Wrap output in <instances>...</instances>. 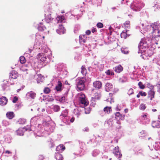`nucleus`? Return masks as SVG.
<instances>
[{"instance_id":"61","label":"nucleus","mask_w":160,"mask_h":160,"mask_svg":"<svg viewBox=\"0 0 160 160\" xmlns=\"http://www.w3.org/2000/svg\"><path fill=\"white\" fill-rule=\"evenodd\" d=\"M128 109H125L124 110V111L125 113H127L128 112Z\"/></svg>"},{"instance_id":"46","label":"nucleus","mask_w":160,"mask_h":160,"mask_svg":"<svg viewBox=\"0 0 160 160\" xmlns=\"http://www.w3.org/2000/svg\"><path fill=\"white\" fill-rule=\"evenodd\" d=\"M156 86L158 88V91L160 93V82H158L157 83Z\"/></svg>"},{"instance_id":"44","label":"nucleus","mask_w":160,"mask_h":160,"mask_svg":"<svg viewBox=\"0 0 160 160\" xmlns=\"http://www.w3.org/2000/svg\"><path fill=\"white\" fill-rule=\"evenodd\" d=\"M119 151V147H115L114 149L113 153L114 154L118 152Z\"/></svg>"},{"instance_id":"36","label":"nucleus","mask_w":160,"mask_h":160,"mask_svg":"<svg viewBox=\"0 0 160 160\" xmlns=\"http://www.w3.org/2000/svg\"><path fill=\"white\" fill-rule=\"evenodd\" d=\"M114 154L118 158H120L122 156V155L121 153L120 152H119V151L118 152H117L116 153Z\"/></svg>"},{"instance_id":"37","label":"nucleus","mask_w":160,"mask_h":160,"mask_svg":"<svg viewBox=\"0 0 160 160\" xmlns=\"http://www.w3.org/2000/svg\"><path fill=\"white\" fill-rule=\"evenodd\" d=\"M139 94L142 96H146L147 95V93L142 91L139 92Z\"/></svg>"},{"instance_id":"1","label":"nucleus","mask_w":160,"mask_h":160,"mask_svg":"<svg viewBox=\"0 0 160 160\" xmlns=\"http://www.w3.org/2000/svg\"><path fill=\"white\" fill-rule=\"evenodd\" d=\"M144 6V4L141 1L135 0L131 4V8L135 11H138Z\"/></svg>"},{"instance_id":"18","label":"nucleus","mask_w":160,"mask_h":160,"mask_svg":"<svg viewBox=\"0 0 160 160\" xmlns=\"http://www.w3.org/2000/svg\"><path fill=\"white\" fill-rule=\"evenodd\" d=\"M6 116L8 119H11L15 117V114L13 112H8L6 113Z\"/></svg>"},{"instance_id":"29","label":"nucleus","mask_w":160,"mask_h":160,"mask_svg":"<svg viewBox=\"0 0 160 160\" xmlns=\"http://www.w3.org/2000/svg\"><path fill=\"white\" fill-rule=\"evenodd\" d=\"M53 110L55 112H58L60 109L59 106L58 105H55L53 107Z\"/></svg>"},{"instance_id":"62","label":"nucleus","mask_w":160,"mask_h":160,"mask_svg":"<svg viewBox=\"0 0 160 160\" xmlns=\"http://www.w3.org/2000/svg\"><path fill=\"white\" fill-rule=\"evenodd\" d=\"M65 83L66 84H67V85H70L68 83V81H65Z\"/></svg>"},{"instance_id":"47","label":"nucleus","mask_w":160,"mask_h":160,"mask_svg":"<svg viewBox=\"0 0 160 160\" xmlns=\"http://www.w3.org/2000/svg\"><path fill=\"white\" fill-rule=\"evenodd\" d=\"M45 158L42 155H40L39 156V160H44Z\"/></svg>"},{"instance_id":"4","label":"nucleus","mask_w":160,"mask_h":160,"mask_svg":"<svg viewBox=\"0 0 160 160\" xmlns=\"http://www.w3.org/2000/svg\"><path fill=\"white\" fill-rule=\"evenodd\" d=\"M86 81V79L85 77L79 78L77 79L76 85L78 91H82L84 89Z\"/></svg>"},{"instance_id":"41","label":"nucleus","mask_w":160,"mask_h":160,"mask_svg":"<svg viewBox=\"0 0 160 160\" xmlns=\"http://www.w3.org/2000/svg\"><path fill=\"white\" fill-rule=\"evenodd\" d=\"M97 26L99 28H102L103 27V24L101 22H98L97 24Z\"/></svg>"},{"instance_id":"63","label":"nucleus","mask_w":160,"mask_h":160,"mask_svg":"<svg viewBox=\"0 0 160 160\" xmlns=\"http://www.w3.org/2000/svg\"><path fill=\"white\" fill-rule=\"evenodd\" d=\"M2 87H3V89L4 90H5L6 88V85H4L3 86H2Z\"/></svg>"},{"instance_id":"11","label":"nucleus","mask_w":160,"mask_h":160,"mask_svg":"<svg viewBox=\"0 0 160 160\" xmlns=\"http://www.w3.org/2000/svg\"><path fill=\"white\" fill-rule=\"evenodd\" d=\"M123 67L120 65L116 66L113 68V69L115 72L118 73H119L123 70Z\"/></svg>"},{"instance_id":"8","label":"nucleus","mask_w":160,"mask_h":160,"mask_svg":"<svg viewBox=\"0 0 160 160\" xmlns=\"http://www.w3.org/2000/svg\"><path fill=\"white\" fill-rule=\"evenodd\" d=\"M93 87L97 89H100L102 86V83L99 81H95L93 82Z\"/></svg>"},{"instance_id":"49","label":"nucleus","mask_w":160,"mask_h":160,"mask_svg":"<svg viewBox=\"0 0 160 160\" xmlns=\"http://www.w3.org/2000/svg\"><path fill=\"white\" fill-rule=\"evenodd\" d=\"M85 33L87 35H89L91 33V32L90 30H88L86 31L85 32Z\"/></svg>"},{"instance_id":"7","label":"nucleus","mask_w":160,"mask_h":160,"mask_svg":"<svg viewBox=\"0 0 160 160\" xmlns=\"http://www.w3.org/2000/svg\"><path fill=\"white\" fill-rule=\"evenodd\" d=\"M66 30L62 25H59L58 28L57 30V32L59 34H63L65 32Z\"/></svg>"},{"instance_id":"31","label":"nucleus","mask_w":160,"mask_h":160,"mask_svg":"<svg viewBox=\"0 0 160 160\" xmlns=\"http://www.w3.org/2000/svg\"><path fill=\"white\" fill-rule=\"evenodd\" d=\"M51 92V89L48 87H45L43 90V92L45 94H48Z\"/></svg>"},{"instance_id":"6","label":"nucleus","mask_w":160,"mask_h":160,"mask_svg":"<svg viewBox=\"0 0 160 160\" xmlns=\"http://www.w3.org/2000/svg\"><path fill=\"white\" fill-rule=\"evenodd\" d=\"M146 49V50H143L142 53H140L141 54L140 57H142L143 59H145L147 56L150 57L152 54V53L150 52L151 51L148 48Z\"/></svg>"},{"instance_id":"5","label":"nucleus","mask_w":160,"mask_h":160,"mask_svg":"<svg viewBox=\"0 0 160 160\" xmlns=\"http://www.w3.org/2000/svg\"><path fill=\"white\" fill-rule=\"evenodd\" d=\"M78 96L79 98V100L80 103L83 104L84 106H87L88 104V101L86 100L84 94L80 92L78 94Z\"/></svg>"},{"instance_id":"20","label":"nucleus","mask_w":160,"mask_h":160,"mask_svg":"<svg viewBox=\"0 0 160 160\" xmlns=\"http://www.w3.org/2000/svg\"><path fill=\"white\" fill-rule=\"evenodd\" d=\"M65 149V147L64 145L62 144L59 145L56 148V151H63Z\"/></svg>"},{"instance_id":"38","label":"nucleus","mask_w":160,"mask_h":160,"mask_svg":"<svg viewBox=\"0 0 160 160\" xmlns=\"http://www.w3.org/2000/svg\"><path fill=\"white\" fill-rule=\"evenodd\" d=\"M33 50V48H28V50H27V51L25 52L26 53L29 54L31 53Z\"/></svg>"},{"instance_id":"2","label":"nucleus","mask_w":160,"mask_h":160,"mask_svg":"<svg viewBox=\"0 0 160 160\" xmlns=\"http://www.w3.org/2000/svg\"><path fill=\"white\" fill-rule=\"evenodd\" d=\"M160 28V23L158 22H154L150 26L148 25V28L152 29V33H155L154 35L159 37L160 36V30L158 29Z\"/></svg>"},{"instance_id":"57","label":"nucleus","mask_w":160,"mask_h":160,"mask_svg":"<svg viewBox=\"0 0 160 160\" xmlns=\"http://www.w3.org/2000/svg\"><path fill=\"white\" fill-rule=\"evenodd\" d=\"M5 153H8V154H11L12 152L8 150H6L5 152Z\"/></svg>"},{"instance_id":"14","label":"nucleus","mask_w":160,"mask_h":160,"mask_svg":"<svg viewBox=\"0 0 160 160\" xmlns=\"http://www.w3.org/2000/svg\"><path fill=\"white\" fill-rule=\"evenodd\" d=\"M87 40V37L85 35H80L79 36V41L80 42L85 43Z\"/></svg>"},{"instance_id":"54","label":"nucleus","mask_w":160,"mask_h":160,"mask_svg":"<svg viewBox=\"0 0 160 160\" xmlns=\"http://www.w3.org/2000/svg\"><path fill=\"white\" fill-rule=\"evenodd\" d=\"M46 58L45 57H42L41 58V59H40V61H41L42 62L46 60Z\"/></svg>"},{"instance_id":"26","label":"nucleus","mask_w":160,"mask_h":160,"mask_svg":"<svg viewBox=\"0 0 160 160\" xmlns=\"http://www.w3.org/2000/svg\"><path fill=\"white\" fill-rule=\"evenodd\" d=\"M121 51L122 53L125 54H128L129 52V50L127 48H121Z\"/></svg>"},{"instance_id":"27","label":"nucleus","mask_w":160,"mask_h":160,"mask_svg":"<svg viewBox=\"0 0 160 160\" xmlns=\"http://www.w3.org/2000/svg\"><path fill=\"white\" fill-rule=\"evenodd\" d=\"M45 18L47 21H51L52 20L53 18L51 16V14H49L48 15L45 14Z\"/></svg>"},{"instance_id":"3","label":"nucleus","mask_w":160,"mask_h":160,"mask_svg":"<svg viewBox=\"0 0 160 160\" xmlns=\"http://www.w3.org/2000/svg\"><path fill=\"white\" fill-rule=\"evenodd\" d=\"M148 41L149 40L147 39H142L140 42L138 46V53H142V50L145 49H148V47L151 45L150 43L148 42Z\"/></svg>"},{"instance_id":"60","label":"nucleus","mask_w":160,"mask_h":160,"mask_svg":"<svg viewBox=\"0 0 160 160\" xmlns=\"http://www.w3.org/2000/svg\"><path fill=\"white\" fill-rule=\"evenodd\" d=\"M133 93V89L131 88V95Z\"/></svg>"},{"instance_id":"28","label":"nucleus","mask_w":160,"mask_h":160,"mask_svg":"<svg viewBox=\"0 0 160 160\" xmlns=\"http://www.w3.org/2000/svg\"><path fill=\"white\" fill-rule=\"evenodd\" d=\"M20 61L21 63L24 64L26 62L25 58L24 56H21L19 58Z\"/></svg>"},{"instance_id":"48","label":"nucleus","mask_w":160,"mask_h":160,"mask_svg":"<svg viewBox=\"0 0 160 160\" xmlns=\"http://www.w3.org/2000/svg\"><path fill=\"white\" fill-rule=\"evenodd\" d=\"M134 151H135V150H134ZM137 151V150H136L135 151H136V153H137V154H138L139 153H141L142 152V149H139L138 151L137 152L136 151Z\"/></svg>"},{"instance_id":"56","label":"nucleus","mask_w":160,"mask_h":160,"mask_svg":"<svg viewBox=\"0 0 160 160\" xmlns=\"http://www.w3.org/2000/svg\"><path fill=\"white\" fill-rule=\"evenodd\" d=\"M106 73L108 75H110V71L109 70H108L106 72Z\"/></svg>"},{"instance_id":"25","label":"nucleus","mask_w":160,"mask_h":160,"mask_svg":"<svg viewBox=\"0 0 160 160\" xmlns=\"http://www.w3.org/2000/svg\"><path fill=\"white\" fill-rule=\"evenodd\" d=\"M81 72L83 75H86L87 73V70L84 65L82 66L81 67Z\"/></svg>"},{"instance_id":"51","label":"nucleus","mask_w":160,"mask_h":160,"mask_svg":"<svg viewBox=\"0 0 160 160\" xmlns=\"http://www.w3.org/2000/svg\"><path fill=\"white\" fill-rule=\"evenodd\" d=\"M97 31V29L96 28H93L92 29V33H94L95 32H96Z\"/></svg>"},{"instance_id":"16","label":"nucleus","mask_w":160,"mask_h":160,"mask_svg":"<svg viewBox=\"0 0 160 160\" xmlns=\"http://www.w3.org/2000/svg\"><path fill=\"white\" fill-rule=\"evenodd\" d=\"M62 84L61 82L58 81V84L55 87V89L58 92H61L62 90Z\"/></svg>"},{"instance_id":"50","label":"nucleus","mask_w":160,"mask_h":160,"mask_svg":"<svg viewBox=\"0 0 160 160\" xmlns=\"http://www.w3.org/2000/svg\"><path fill=\"white\" fill-rule=\"evenodd\" d=\"M146 132L145 131H142L141 132H140V134L141 135H143L142 136H141V137H143L144 136V134H145V133Z\"/></svg>"},{"instance_id":"23","label":"nucleus","mask_w":160,"mask_h":160,"mask_svg":"<svg viewBox=\"0 0 160 160\" xmlns=\"http://www.w3.org/2000/svg\"><path fill=\"white\" fill-rule=\"evenodd\" d=\"M103 111L106 113L109 114L112 111L111 107H106L103 109Z\"/></svg>"},{"instance_id":"34","label":"nucleus","mask_w":160,"mask_h":160,"mask_svg":"<svg viewBox=\"0 0 160 160\" xmlns=\"http://www.w3.org/2000/svg\"><path fill=\"white\" fill-rule=\"evenodd\" d=\"M107 123L110 127L112 126L113 124V120L112 119H109L108 120Z\"/></svg>"},{"instance_id":"40","label":"nucleus","mask_w":160,"mask_h":160,"mask_svg":"<svg viewBox=\"0 0 160 160\" xmlns=\"http://www.w3.org/2000/svg\"><path fill=\"white\" fill-rule=\"evenodd\" d=\"M146 108L145 105L144 104H141L140 106V108L141 110H144Z\"/></svg>"},{"instance_id":"13","label":"nucleus","mask_w":160,"mask_h":160,"mask_svg":"<svg viewBox=\"0 0 160 160\" xmlns=\"http://www.w3.org/2000/svg\"><path fill=\"white\" fill-rule=\"evenodd\" d=\"M155 92L153 91L149 90L148 92V98H150V100H152L154 98Z\"/></svg>"},{"instance_id":"39","label":"nucleus","mask_w":160,"mask_h":160,"mask_svg":"<svg viewBox=\"0 0 160 160\" xmlns=\"http://www.w3.org/2000/svg\"><path fill=\"white\" fill-rule=\"evenodd\" d=\"M85 112L86 114H89L90 112V109L89 108H87L85 109Z\"/></svg>"},{"instance_id":"9","label":"nucleus","mask_w":160,"mask_h":160,"mask_svg":"<svg viewBox=\"0 0 160 160\" xmlns=\"http://www.w3.org/2000/svg\"><path fill=\"white\" fill-rule=\"evenodd\" d=\"M147 114L146 113L144 115H142L140 117V120L142 121L143 123H148V122H149L148 119L147 118Z\"/></svg>"},{"instance_id":"12","label":"nucleus","mask_w":160,"mask_h":160,"mask_svg":"<svg viewBox=\"0 0 160 160\" xmlns=\"http://www.w3.org/2000/svg\"><path fill=\"white\" fill-rule=\"evenodd\" d=\"M8 101V99L5 97H2L0 98V104L2 105H6Z\"/></svg>"},{"instance_id":"42","label":"nucleus","mask_w":160,"mask_h":160,"mask_svg":"<svg viewBox=\"0 0 160 160\" xmlns=\"http://www.w3.org/2000/svg\"><path fill=\"white\" fill-rule=\"evenodd\" d=\"M18 99V98L17 96H15L13 97L12 99V102L13 103H15L17 101Z\"/></svg>"},{"instance_id":"32","label":"nucleus","mask_w":160,"mask_h":160,"mask_svg":"<svg viewBox=\"0 0 160 160\" xmlns=\"http://www.w3.org/2000/svg\"><path fill=\"white\" fill-rule=\"evenodd\" d=\"M18 122L20 124H24L25 123L26 120L23 118H20L19 119Z\"/></svg>"},{"instance_id":"30","label":"nucleus","mask_w":160,"mask_h":160,"mask_svg":"<svg viewBox=\"0 0 160 160\" xmlns=\"http://www.w3.org/2000/svg\"><path fill=\"white\" fill-rule=\"evenodd\" d=\"M38 29L39 31H42L46 29V28L42 25H39Z\"/></svg>"},{"instance_id":"24","label":"nucleus","mask_w":160,"mask_h":160,"mask_svg":"<svg viewBox=\"0 0 160 160\" xmlns=\"http://www.w3.org/2000/svg\"><path fill=\"white\" fill-rule=\"evenodd\" d=\"M28 94L29 95V96L33 99L35 98L36 95V93L32 91L28 92Z\"/></svg>"},{"instance_id":"15","label":"nucleus","mask_w":160,"mask_h":160,"mask_svg":"<svg viewBox=\"0 0 160 160\" xmlns=\"http://www.w3.org/2000/svg\"><path fill=\"white\" fill-rule=\"evenodd\" d=\"M152 126L153 128H160V121H153L152 124Z\"/></svg>"},{"instance_id":"58","label":"nucleus","mask_w":160,"mask_h":160,"mask_svg":"<svg viewBox=\"0 0 160 160\" xmlns=\"http://www.w3.org/2000/svg\"><path fill=\"white\" fill-rule=\"evenodd\" d=\"M74 118H72L70 120V121L72 122H74Z\"/></svg>"},{"instance_id":"53","label":"nucleus","mask_w":160,"mask_h":160,"mask_svg":"<svg viewBox=\"0 0 160 160\" xmlns=\"http://www.w3.org/2000/svg\"><path fill=\"white\" fill-rule=\"evenodd\" d=\"M42 55L41 53H38L37 55V58L38 59H39L41 57Z\"/></svg>"},{"instance_id":"10","label":"nucleus","mask_w":160,"mask_h":160,"mask_svg":"<svg viewBox=\"0 0 160 160\" xmlns=\"http://www.w3.org/2000/svg\"><path fill=\"white\" fill-rule=\"evenodd\" d=\"M18 77V74L17 72L15 70H12L11 71L10 77L13 79H16Z\"/></svg>"},{"instance_id":"21","label":"nucleus","mask_w":160,"mask_h":160,"mask_svg":"<svg viewBox=\"0 0 160 160\" xmlns=\"http://www.w3.org/2000/svg\"><path fill=\"white\" fill-rule=\"evenodd\" d=\"M101 97V92H97L94 94V97L93 98L94 99L99 100L100 99Z\"/></svg>"},{"instance_id":"19","label":"nucleus","mask_w":160,"mask_h":160,"mask_svg":"<svg viewBox=\"0 0 160 160\" xmlns=\"http://www.w3.org/2000/svg\"><path fill=\"white\" fill-rule=\"evenodd\" d=\"M26 130L24 128H19L16 131V132L18 135L20 136L23 135L25 131Z\"/></svg>"},{"instance_id":"52","label":"nucleus","mask_w":160,"mask_h":160,"mask_svg":"<svg viewBox=\"0 0 160 160\" xmlns=\"http://www.w3.org/2000/svg\"><path fill=\"white\" fill-rule=\"evenodd\" d=\"M65 100V97H62L59 99V101L62 102Z\"/></svg>"},{"instance_id":"17","label":"nucleus","mask_w":160,"mask_h":160,"mask_svg":"<svg viewBox=\"0 0 160 160\" xmlns=\"http://www.w3.org/2000/svg\"><path fill=\"white\" fill-rule=\"evenodd\" d=\"M105 88L106 91L108 92L112 89L113 86L111 83L107 82L105 85Z\"/></svg>"},{"instance_id":"22","label":"nucleus","mask_w":160,"mask_h":160,"mask_svg":"<svg viewBox=\"0 0 160 160\" xmlns=\"http://www.w3.org/2000/svg\"><path fill=\"white\" fill-rule=\"evenodd\" d=\"M55 157L57 160H63L62 155L59 153H56Z\"/></svg>"},{"instance_id":"35","label":"nucleus","mask_w":160,"mask_h":160,"mask_svg":"<svg viewBox=\"0 0 160 160\" xmlns=\"http://www.w3.org/2000/svg\"><path fill=\"white\" fill-rule=\"evenodd\" d=\"M68 115V112H67V111H66L65 112V113H62V114L60 115V117H61V118H63L66 117Z\"/></svg>"},{"instance_id":"43","label":"nucleus","mask_w":160,"mask_h":160,"mask_svg":"<svg viewBox=\"0 0 160 160\" xmlns=\"http://www.w3.org/2000/svg\"><path fill=\"white\" fill-rule=\"evenodd\" d=\"M147 87L150 89H153L154 88V87L150 83H148L147 84Z\"/></svg>"},{"instance_id":"55","label":"nucleus","mask_w":160,"mask_h":160,"mask_svg":"<svg viewBox=\"0 0 160 160\" xmlns=\"http://www.w3.org/2000/svg\"><path fill=\"white\" fill-rule=\"evenodd\" d=\"M83 130L84 131L88 132L89 130V129L88 128L86 127L84 128Z\"/></svg>"},{"instance_id":"33","label":"nucleus","mask_w":160,"mask_h":160,"mask_svg":"<svg viewBox=\"0 0 160 160\" xmlns=\"http://www.w3.org/2000/svg\"><path fill=\"white\" fill-rule=\"evenodd\" d=\"M138 85L139 88L141 89H143L145 88V86L142 84V82H138Z\"/></svg>"},{"instance_id":"59","label":"nucleus","mask_w":160,"mask_h":160,"mask_svg":"<svg viewBox=\"0 0 160 160\" xmlns=\"http://www.w3.org/2000/svg\"><path fill=\"white\" fill-rule=\"evenodd\" d=\"M80 112H78L76 113V115L77 116V117H78V116H79L80 115Z\"/></svg>"},{"instance_id":"45","label":"nucleus","mask_w":160,"mask_h":160,"mask_svg":"<svg viewBox=\"0 0 160 160\" xmlns=\"http://www.w3.org/2000/svg\"><path fill=\"white\" fill-rule=\"evenodd\" d=\"M115 116L116 117H119L120 118L122 117V115L120 114L119 112H117L115 113Z\"/></svg>"},{"instance_id":"64","label":"nucleus","mask_w":160,"mask_h":160,"mask_svg":"<svg viewBox=\"0 0 160 160\" xmlns=\"http://www.w3.org/2000/svg\"><path fill=\"white\" fill-rule=\"evenodd\" d=\"M110 75H114V73L113 72H110Z\"/></svg>"}]
</instances>
